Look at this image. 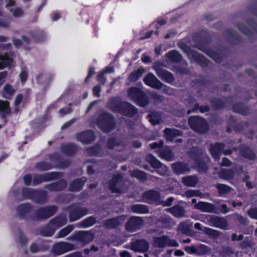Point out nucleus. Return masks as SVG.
I'll list each match as a JSON object with an SVG mask.
<instances>
[{
    "instance_id": "nucleus-37",
    "label": "nucleus",
    "mask_w": 257,
    "mask_h": 257,
    "mask_svg": "<svg viewBox=\"0 0 257 257\" xmlns=\"http://www.w3.org/2000/svg\"><path fill=\"white\" fill-rule=\"evenodd\" d=\"M215 187L217 189L218 194L220 196L229 193L231 189L230 187L220 183L216 184Z\"/></svg>"
},
{
    "instance_id": "nucleus-10",
    "label": "nucleus",
    "mask_w": 257,
    "mask_h": 257,
    "mask_svg": "<svg viewBox=\"0 0 257 257\" xmlns=\"http://www.w3.org/2000/svg\"><path fill=\"white\" fill-rule=\"evenodd\" d=\"M145 159L153 168L156 169L161 168V170L157 171L159 174L162 176H165L167 174L168 168L166 165H163L161 162L152 154L147 155L146 156Z\"/></svg>"
},
{
    "instance_id": "nucleus-46",
    "label": "nucleus",
    "mask_w": 257,
    "mask_h": 257,
    "mask_svg": "<svg viewBox=\"0 0 257 257\" xmlns=\"http://www.w3.org/2000/svg\"><path fill=\"white\" fill-rule=\"evenodd\" d=\"M198 109H199L201 112H205L208 111L209 108L207 106H199L198 103H195L192 108H190L187 110V113L188 114H189L192 112H195Z\"/></svg>"
},
{
    "instance_id": "nucleus-44",
    "label": "nucleus",
    "mask_w": 257,
    "mask_h": 257,
    "mask_svg": "<svg viewBox=\"0 0 257 257\" xmlns=\"http://www.w3.org/2000/svg\"><path fill=\"white\" fill-rule=\"evenodd\" d=\"M131 175L137 178L141 181H145L147 179V175L146 173L140 170H135L131 173Z\"/></svg>"
},
{
    "instance_id": "nucleus-42",
    "label": "nucleus",
    "mask_w": 257,
    "mask_h": 257,
    "mask_svg": "<svg viewBox=\"0 0 257 257\" xmlns=\"http://www.w3.org/2000/svg\"><path fill=\"white\" fill-rule=\"evenodd\" d=\"M15 89L9 84L6 85L3 88V96L6 98H10L15 92Z\"/></svg>"
},
{
    "instance_id": "nucleus-23",
    "label": "nucleus",
    "mask_w": 257,
    "mask_h": 257,
    "mask_svg": "<svg viewBox=\"0 0 257 257\" xmlns=\"http://www.w3.org/2000/svg\"><path fill=\"white\" fill-rule=\"evenodd\" d=\"M33 209L32 206L29 204H22L17 206L16 214L20 217H24L30 213Z\"/></svg>"
},
{
    "instance_id": "nucleus-47",
    "label": "nucleus",
    "mask_w": 257,
    "mask_h": 257,
    "mask_svg": "<svg viewBox=\"0 0 257 257\" xmlns=\"http://www.w3.org/2000/svg\"><path fill=\"white\" fill-rule=\"evenodd\" d=\"M74 228L73 225H69L62 228L58 233L59 237H63L70 233Z\"/></svg>"
},
{
    "instance_id": "nucleus-25",
    "label": "nucleus",
    "mask_w": 257,
    "mask_h": 257,
    "mask_svg": "<svg viewBox=\"0 0 257 257\" xmlns=\"http://www.w3.org/2000/svg\"><path fill=\"white\" fill-rule=\"evenodd\" d=\"M173 171L177 174H183L190 171L188 166L182 162H177L172 165Z\"/></svg>"
},
{
    "instance_id": "nucleus-51",
    "label": "nucleus",
    "mask_w": 257,
    "mask_h": 257,
    "mask_svg": "<svg viewBox=\"0 0 257 257\" xmlns=\"http://www.w3.org/2000/svg\"><path fill=\"white\" fill-rule=\"evenodd\" d=\"M178 230L183 234H187L190 232V226L185 222H181L178 225Z\"/></svg>"
},
{
    "instance_id": "nucleus-21",
    "label": "nucleus",
    "mask_w": 257,
    "mask_h": 257,
    "mask_svg": "<svg viewBox=\"0 0 257 257\" xmlns=\"http://www.w3.org/2000/svg\"><path fill=\"white\" fill-rule=\"evenodd\" d=\"M12 62V59L10 58L7 54L0 55V70L8 66ZM7 74L8 73L6 71L0 72V80L5 78Z\"/></svg>"
},
{
    "instance_id": "nucleus-13",
    "label": "nucleus",
    "mask_w": 257,
    "mask_h": 257,
    "mask_svg": "<svg viewBox=\"0 0 257 257\" xmlns=\"http://www.w3.org/2000/svg\"><path fill=\"white\" fill-rule=\"evenodd\" d=\"M161 198L160 193L154 190H150L142 194V201L148 204H155L159 202Z\"/></svg>"
},
{
    "instance_id": "nucleus-59",
    "label": "nucleus",
    "mask_w": 257,
    "mask_h": 257,
    "mask_svg": "<svg viewBox=\"0 0 257 257\" xmlns=\"http://www.w3.org/2000/svg\"><path fill=\"white\" fill-rule=\"evenodd\" d=\"M83 225L84 227H88L93 225L95 223V219L93 217H89L83 221Z\"/></svg>"
},
{
    "instance_id": "nucleus-22",
    "label": "nucleus",
    "mask_w": 257,
    "mask_h": 257,
    "mask_svg": "<svg viewBox=\"0 0 257 257\" xmlns=\"http://www.w3.org/2000/svg\"><path fill=\"white\" fill-rule=\"evenodd\" d=\"M157 153L160 157L168 161H172L175 158L174 154L168 146L162 147Z\"/></svg>"
},
{
    "instance_id": "nucleus-11",
    "label": "nucleus",
    "mask_w": 257,
    "mask_h": 257,
    "mask_svg": "<svg viewBox=\"0 0 257 257\" xmlns=\"http://www.w3.org/2000/svg\"><path fill=\"white\" fill-rule=\"evenodd\" d=\"M207 224L211 226L223 229H226L228 224L227 221L223 218L217 216L207 215H206Z\"/></svg>"
},
{
    "instance_id": "nucleus-16",
    "label": "nucleus",
    "mask_w": 257,
    "mask_h": 257,
    "mask_svg": "<svg viewBox=\"0 0 257 257\" xmlns=\"http://www.w3.org/2000/svg\"><path fill=\"white\" fill-rule=\"evenodd\" d=\"M196 209L200 210L202 212L211 213H217L218 209L215 205L208 202H199L194 206Z\"/></svg>"
},
{
    "instance_id": "nucleus-4",
    "label": "nucleus",
    "mask_w": 257,
    "mask_h": 257,
    "mask_svg": "<svg viewBox=\"0 0 257 257\" xmlns=\"http://www.w3.org/2000/svg\"><path fill=\"white\" fill-rule=\"evenodd\" d=\"M188 122L191 128L199 133H205L208 130L207 122L201 117H190Z\"/></svg>"
},
{
    "instance_id": "nucleus-12",
    "label": "nucleus",
    "mask_w": 257,
    "mask_h": 257,
    "mask_svg": "<svg viewBox=\"0 0 257 257\" xmlns=\"http://www.w3.org/2000/svg\"><path fill=\"white\" fill-rule=\"evenodd\" d=\"M62 177V174L59 172L47 173L42 175H35L33 178V183L39 184L43 182L50 181Z\"/></svg>"
},
{
    "instance_id": "nucleus-5",
    "label": "nucleus",
    "mask_w": 257,
    "mask_h": 257,
    "mask_svg": "<svg viewBox=\"0 0 257 257\" xmlns=\"http://www.w3.org/2000/svg\"><path fill=\"white\" fill-rule=\"evenodd\" d=\"M130 97L142 107L146 106L149 103V99L147 94L138 88L130 89Z\"/></svg>"
},
{
    "instance_id": "nucleus-30",
    "label": "nucleus",
    "mask_w": 257,
    "mask_h": 257,
    "mask_svg": "<svg viewBox=\"0 0 257 257\" xmlns=\"http://www.w3.org/2000/svg\"><path fill=\"white\" fill-rule=\"evenodd\" d=\"M86 180L87 179L85 177L75 180L71 184L69 187L70 190L72 191H79L81 190Z\"/></svg>"
},
{
    "instance_id": "nucleus-33",
    "label": "nucleus",
    "mask_w": 257,
    "mask_h": 257,
    "mask_svg": "<svg viewBox=\"0 0 257 257\" xmlns=\"http://www.w3.org/2000/svg\"><path fill=\"white\" fill-rule=\"evenodd\" d=\"M198 48L203 51L205 52L208 55H209L210 57H211L215 61L217 62H220L222 61V57L221 55L215 52L212 51L210 50H208L206 48L202 47L200 46H198Z\"/></svg>"
},
{
    "instance_id": "nucleus-49",
    "label": "nucleus",
    "mask_w": 257,
    "mask_h": 257,
    "mask_svg": "<svg viewBox=\"0 0 257 257\" xmlns=\"http://www.w3.org/2000/svg\"><path fill=\"white\" fill-rule=\"evenodd\" d=\"M36 167L39 170L46 171L52 168V166L48 162H42L38 163L36 165Z\"/></svg>"
},
{
    "instance_id": "nucleus-17",
    "label": "nucleus",
    "mask_w": 257,
    "mask_h": 257,
    "mask_svg": "<svg viewBox=\"0 0 257 257\" xmlns=\"http://www.w3.org/2000/svg\"><path fill=\"white\" fill-rule=\"evenodd\" d=\"M77 140L84 144L91 143L94 140V133L91 131H85L77 133L76 135Z\"/></svg>"
},
{
    "instance_id": "nucleus-36",
    "label": "nucleus",
    "mask_w": 257,
    "mask_h": 257,
    "mask_svg": "<svg viewBox=\"0 0 257 257\" xmlns=\"http://www.w3.org/2000/svg\"><path fill=\"white\" fill-rule=\"evenodd\" d=\"M14 6H11L6 7L12 15L15 18H19L22 17L24 14L23 10L19 7H14Z\"/></svg>"
},
{
    "instance_id": "nucleus-60",
    "label": "nucleus",
    "mask_w": 257,
    "mask_h": 257,
    "mask_svg": "<svg viewBox=\"0 0 257 257\" xmlns=\"http://www.w3.org/2000/svg\"><path fill=\"white\" fill-rule=\"evenodd\" d=\"M144 69L142 68H139L137 70L132 72V75L133 78L139 79L144 73Z\"/></svg>"
},
{
    "instance_id": "nucleus-39",
    "label": "nucleus",
    "mask_w": 257,
    "mask_h": 257,
    "mask_svg": "<svg viewBox=\"0 0 257 257\" xmlns=\"http://www.w3.org/2000/svg\"><path fill=\"white\" fill-rule=\"evenodd\" d=\"M149 121L153 125L159 124L162 121L159 114L157 112H152L148 115Z\"/></svg>"
},
{
    "instance_id": "nucleus-63",
    "label": "nucleus",
    "mask_w": 257,
    "mask_h": 257,
    "mask_svg": "<svg viewBox=\"0 0 257 257\" xmlns=\"http://www.w3.org/2000/svg\"><path fill=\"white\" fill-rule=\"evenodd\" d=\"M197 192V190H188L184 192L183 196L187 198H191L196 196Z\"/></svg>"
},
{
    "instance_id": "nucleus-56",
    "label": "nucleus",
    "mask_w": 257,
    "mask_h": 257,
    "mask_svg": "<svg viewBox=\"0 0 257 257\" xmlns=\"http://www.w3.org/2000/svg\"><path fill=\"white\" fill-rule=\"evenodd\" d=\"M9 104L8 101L0 100V111H4L7 113H10Z\"/></svg>"
},
{
    "instance_id": "nucleus-62",
    "label": "nucleus",
    "mask_w": 257,
    "mask_h": 257,
    "mask_svg": "<svg viewBox=\"0 0 257 257\" xmlns=\"http://www.w3.org/2000/svg\"><path fill=\"white\" fill-rule=\"evenodd\" d=\"M164 145V141L163 140H161L159 142H154L150 145V147L151 149H155L157 148H159L161 149Z\"/></svg>"
},
{
    "instance_id": "nucleus-14",
    "label": "nucleus",
    "mask_w": 257,
    "mask_h": 257,
    "mask_svg": "<svg viewBox=\"0 0 257 257\" xmlns=\"http://www.w3.org/2000/svg\"><path fill=\"white\" fill-rule=\"evenodd\" d=\"M56 206H50L41 208L36 212V216L40 219L48 218L53 215L57 211Z\"/></svg>"
},
{
    "instance_id": "nucleus-24",
    "label": "nucleus",
    "mask_w": 257,
    "mask_h": 257,
    "mask_svg": "<svg viewBox=\"0 0 257 257\" xmlns=\"http://www.w3.org/2000/svg\"><path fill=\"white\" fill-rule=\"evenodd\" d=\"M164 137L168 141H173V139L176 137L182 135V132L179 130L175 128H166L164 130Z\"/></svg>"
},
{
    "instance_id": "nucleus-57",
    "label": "nucleus",
    "mask_w": 257,
    "mask_h": 257,
    "mask_svg": "<svg viewBox=\"0 0 257 257\" xmlns=\"http://www.w3.org/2000/svg\"><path fill=\"white\" fill-rule=\"evenodd\" d=\"M146 84L150 86V87L156 88V89H161L163 87V84L161 82V81H145Z\"/></svg>"
},
{
    "instance_id": "nucleus-58",
    "label": "nucleus",
    "mask_w": 257,
    "mask_h": 257,
    "mask_svg": "<svg viewBox=\"0 0 257 257\" xmlns=\"http://www.w3.org/2000/svg\"><path fill=\"white\" fill-rule=\"evenodd\" d=\"M36 40L38 42H43L46 40V37L45 34L42 31L36 32L34 34Z\"/></svg>"
},
{
    "instance_id": "nucleus-45",
    "label": "nucleus",
    "mask_w": 257,
    "mask_h": 257,
    "mask_svg": "<svg viewBox=\"0 0 257 257\" xmlns=\"http://www.w3.org/2000/svg\"><path fill=\"white\" fill-rule=\"evenodd\" d=\"M241 154L243 157L250 160L253 159L255 156L254 154L248 148L244 147L241 149Z\"/></svg>"
},
{
    "instance_id": "nucleus-1",
    "label": "nucleus",
    "mask_w": 257,
    "mask_h": 257,
    "mask_svg": "<svg viewBox=\"0 0 257 257\" xmlns=\"http://www.w3.org/2000/svg\"><path fill=\"white\" fill-rule=\"evenodd\" d=\"M67 220L65 216H59L52 219L48 225L44 227L41 231V233L45 236L52 235L56 228L62 226L66 224Z\"/></svg>"
},
{
    "instance_id": "nucleus-7",
    "label": "nucleus",
    "mask_w": 257,
    "mask_h": 257,
    "mask_svg": "<svg viewBox=\"0 0 257 257\" xmlns=\"http://www.w3.org/2000/svg\"><path fill=\"white\" fill-rule=\"evenodd\" d=\"M68 210L69 218L71 222L78 220L88 213L86 208L76 205L71 206Z\"/></svg>"
},
{
    "instance_id": "nucleus-43",
    "label": "nucleus",
    "mask_w": 257,
    "mask_h": 257,
    "mask_svg": "<svg viewBox=\"0 0 257 257\" xmlns=\"http://www.w3.org/2000/svg\"><path fill=\"white\" fill-rule=\"evenodd\" d=\"M168 59L172 62H178L181 59L180 54L176 51H171L167 54Z\"/></svg>"
},
{
    "instance_id": "nucleus-61",
    "label": "nucleus",
    "mask_w": 257,
    "mask_h": 257,
    "mask_svg": "<svg viewBox=\"0 0 257 257\" xmlns=\"http://www.w3.org/2000/svg\"><path fill=\"white\" fill-rule=\"evenodd\" d=\"M247 215L251 218L257 219V208H252L247 212Z\"/></svg>"
},
{
    "instance_id": "nucleus-48",
    "label": "nucleus",
    "mask_w": 257,
    "mask_h": 257,
    "mask_svg": "<svg viewBox=\"0 0 257 257\" xmlns=\"http://www.w3.org/2000/svg\"><path fill=\"white\" fill-rule=\"evenodd\" d=\"M203 231L206 234L213 237L218 236L220 234L219 231L206 227L203 228Z\"/></svg>"
},
{
    "instance_id": "nucleus-2",
    "label": "nucleus",
    "mask_w": 257,
    "mask_h": 257,
    "mask_svg": "<svg viewBox=\"0 0 257 257\" xmlns=\"http://www.w3.org/2000/svg\"><path fill=\"white\" fill-rule=\"evenodd\" d=\"M107 107L114 112L126 115L128 113V104L122 102L118 97L110 98L107 103Z\"/></svg>"
},
{
    "instance_id": "nucleus-20",
    "label": "nucleus",
    "mask_w": 257,
    "mask_h": 257,
    "mask_svg": "<svg viewBox=\"0 0 257 257\" xmlns=\"http://www.w3.org/2000/svg\"><path fill=\"white\" fill-rule=\"evenodd\" d=\"M149 248V243L145 240L141 239L132 243L131 248L135 251H147Z\"/></svg>"
},
{
    "instance_id": "nucleus-52",
    "label": "nucleus",
    "mask_w": 257,
    "mask_h": 257,
    "mask_svg": "<svg viewBox=\"0 0 257 257\" xmlns=\"http://www.w3.org/2000/svg\"><path fill=\"white\" fill-rule=\"evenodd\" d=\"M248 25L250 29L249 31L246 30V29L244 28V25L243 24H239L238 27L243 33L247 35H250V34L253 33L252 30L257 32L252 25L248 23Z\"/></svg>"
},
{
    "instance_id": "nucleus-31",
    "label": "nucleus",
    "mask_w": 257,
    "mask_h": 257,
    "mask_svg": "<svg viewBox=\"0 0 257 257\" xmlns=\"http://www.w3.org/2000/svg\"><path fill=\"white\" fill-rule=\"evenodd\" d=\"M167 211L175 217L178 218L184 216L185 214V210L183 207L179 205H175L167 209Z\"/></svg>"
},
{
    "instance_id": "nucleus-32",
    "label": "nucleus",
    "mask_w": 257,
    "mask_h": 257,
    "mask_svg": "<svg viewBox=\"0 0 257 257\" xmlns=\"http://www.w3.org/2000/svg\"><path fill=\"white\" fill-rule=\"evenodd\" d=\"M235 169H222L219 173V177L225 180H230L234 178Z\"/></svg>"
},
{
    "instance_id": "nucleus-9",
    "label": "nucleus",
    "mask_w": 257,
    "mask_h": 257,
    "mask_svg": "<svg viewBox=\"0 0 257 257\" xmlns=\"http://www.w3.org/2000/svg\"><path fill=\"white\" fill-rule=\"evenodd\" d=\"M124 182L120 175H114L110 180L109 188L113 193H122L124 190Z\"/></svg>"
},
{
    "instance_id": "nucleus-55",
    "label": "nucleus",
    "mask_w": 257,
    "mask_h": 257,
    "mask_svg": "<svg viewBox=\"0 0 257 257\" xmlns=\"http://www.w3.org/2000/svg\"><path fill=\"white\" fill-rule=\"evenodd\" d=\"M113 71L114 69L112 66H107L103 71H102L99 75H98L97 79L98 80L104 79H105L104 77L105 74L112 72Z\"/></svg>"
},
{
    "instance_id": "nucleus-15",
    "label": "nucleus",
    "mask_w": 257,
    "mask_h": 257,
    "mask_svg": "<svg viewBox=\"0 0 257 257\" xmlns=\"http://www.w3.org/2000/svg\"><path fill=\"white\" fill-rule=\"evenodd\" d=\"M94 238L93 234L89 231H81L72 236L70 239L78 240L86 244L91 241Z\"/></svg>"
},
{
    "instance_id": "nucleus-35",
    "label": "nucleus",
    "mask_w": 257,
    "mask_h": 257,
    "mask_svg": "<svg viewBox=\"0 0 257 257\" xmlns=\"http://www.w3.org/2000/svg\"><path fill=\"white\" fill-rule=\"evenodd\" d=\"M132 210L137 213H148L149 209L148 207L143 204H136L131 206Z\"/></svg>"
},
{
    "instance_id": "nucleus-6",
    "label": "nucleus",
    "mask_w": 257,
    "mask_h": 257,
    "mask_svg": "<svg viewBox=\"0 0 257 257\" xmlns=\"http://www.w3.org/2000/svg\"><path fill=\"white\" fill-rule=\"evenodd\" d=\"M153 245L156 247L165 248L166 246L177 247L179 244L175 240L171 239L167 235L154 238Z\"/></svg>"
},
{
    "instance_id": "nucleus-34",
    "label": "nucleus",
    "mask_w": 257,
    "mask_h": 257,
    "mask_svg": "<svg viewBox=\"0 0 257 257\" xmlns=\"http://www.w3.org/2000/svg\"><path fill=\"white\" fill-rule=\"evenodd\" d=\"M158 221L161 223L165 227H170L174 225L173 219L168 215H164L160 217Z\"/></svg>"
},
{
    "instance_id": "nucleus-64",
    "label": "nucleus",
    "mask_w": 257,
    "mask_h": 257,
    "mask_svg": "<svg viewBox=\"0 0 257 257\" xmlns=\"http://www.w3.org/2000/svg\"><path fill=\"white\" fill-rule=\"evenodd\" d=\"M234 215L235 217L239 223H240L241 224H246L247 223L248 221H247V219L246 218H245V217H243L242 216H241V215L237 214V213L234 214Z\"/></svg>"
},
{
    "instance_id": "nucleus-50",
    "label": "nucleus",
    "mask_w": 257,
    "mask_h": 257,
    "mask_svg": "<svg viewBox=\"0 0 257 257\" xmlns=\"http://www.w3.org/2000/svg\"><path fill=\"white\" fill-rule=\"evenodd\" d=\"M38 192H43L45 195H36L34 201L38 203H45L46 202L48 197L45 191H38Z\"/></svg>"
},
{
    "instance_id": "nucleus-54",
    "label": "nucleus",
    "mask_w": 257,
    "mask_h": 257,
    "mask_svg": "<svg viewBox=\"0 0 257 257\" xmlns=\"http://www.w3.org/2000/svg\"><path fill=\"white\" fill-rule=\"evenodd\" d=\"M233 110L236 112L242 114L243 115H247L248 113L247 108L243 107L240 104L235 105L233 106Z\"/></svg>"
},
{
    "instance_id": "nucleus-41",
    "label": "nucleus",
    "mask_w": 257,
    "mask_h": 257,
    "mask_svg": "<svg viewBox=\"0 0 257 257\" xmlns=\"http://www.w3.org/2000/svg\"><path fill=\"white\" fill-rule=\"evenodd\" d=\"M62 152L68 155H72L76 151V147L72 144L63 145L61 147Z\"/></svg>"
},
{
    "instance_id": "nucleus-19",
    "label": "nucleus",
    "mask_w": 257,
    "mask_h": 257,
    "mask_svg": "<svg viewBox=\"0 0 257 257\" xmlns=\"http://www.w3.org/2000/svg\"><path fill=\"white\" fill-rule=\"evenodd\" d=\"M74 249V245L70 243L61 242L56 244L53 247V251L57 254H61Z\"/></svg>"
},
{
    "instance_id": "nucleus-8",
    "label": "nucleus",
    "mask_w": 257,
    "mask_h": 257,
    "mask_svg": "<svg viewBox=\"0 0 257 257\" xmlns=\"http://www.w3.org/2000/svg\"><path fill=\"white\" fill-rule=\"evenodd\" d=\"M180 47L187 54L192 62L194 61L202 66H205L208 65V62L205 58L193 51L187 46L181 44Z\"/></svg>"
},
{
    "instance_id": "nucleus-18",
    "label": "nucleus",
    "mask_w": 257,
    "mask_h": 257,
    "mask_svg": "<svg viewBox=\"0 0 257 257\" xmlns=\"http://www.w3.org/2000/svg\"><path fill=\"white\" fill-rule=\"evenodd\" d=\"M224 148L225 145L221 143L210 145L209 151L215 161H217L220 159L222 152Z\"/></svg>"
},
{
    "instance_id": "nucleus-27",
    "label": "nucleus",
    "mask_w": 257,
    "mask_h": 257,
    "mask_svg": "<svg viewBox=\"0 0 257 257\" xmlns=\"http://www.w3.org/2000/svg\"><path fill=\"white\" fill-rule=\"evenodd\" d=\"M181 182L186 186L194 187L198 183V179L196 176H187L182 178Z\"/></svg>"
},
{
    "instance_id": "nucleus-26",
    "label": "nucleus",
    "mask_w": 257,
    "mask_h": 257,
    "mask_svg": "<svg viewBox=\"0 0 257 257\" xmlns=\"http://www.w3.org/2000/svg\"><path fill=\"white\" fill-rule=\"evenodd\" d=\"M124 219L125 217L123 216L116 218L109 219L105 221L104 225L108 228H116L123 222Z\"/></svg>"
},
{
    "instance_id": "nucleus-3",
    "label": "nucleus",
    "mask_w": 257,
    "mask_h": 257,
    "mask_svg": "<svg viewBox=\"0 0 257 257\" xmlns=\"http://www.w3.org/2000/svg\"><path fill=\"white\" fill-rule=\"evenodd\" d=\"M97 123L99 127L105 132L111 131L115 126L113 116L108 113H103L98 117Z\"/></svg>"
},
{
    "instance_id": "nucleus-40",
    "label": "nucleus",
    "mask_w": 257,
    "mask_h": 257,
    "mask_svg": "<svg viewBox=\"0 0 257 257\" xmlns=\"http://www.w3.org/2000/svg\"><path fill=\"white\" fill-rule=\"evenodd\" d=\"M196 249L197 250L196 253L199 255L210 253L211 251V248L209 246L203 244L197 246Z\"/></svg>"
},
{
    "instance_id": "nucleus-28",
    "label": "nucleus",
    "mask_w": 257,
    "mask_h": 257,
    "mask_svg": "<svg viewBox=\"0 0 257 257\" xmlns=\"http://www.w3.org/2000/svg\"><path fill=\"white\" fill-rule=\"evenodd\" d=\"M23 196L26 199H31L35 200L36 195H45L43 192H38L37 190L26 188L22 191Z\"/></svg>"
},
{
    "instance_id": "nucleus-29",
    "label": "nucleus",
    "mask_w": 257,
    "mask_h": 257,
    "mask_svg": "<svg viewBox=\"0 0 257 257\" xmlns=\"http://www.w3.org/2000/svg\"><path fill=\"white\" fill-rule=\"evenodd\" d=\"M143 224V220L139 217L130 218V231H133L140 228Z\"/></svg>"
},
{
    "instance_id": "nucleus-38",
    "label": "nucleus",
    "mask_w": 257,
    "mask_h": 257,
    "mask_svg": "<svg viewBox=\"0 0 257 257\" xmlns=\"http://www.w3.org/2000/svg\"><path fill=\"white\" fill-rule=\"evenodd\" d=\"M66 182L62 180L49 186V189L52 191H58L64 189L66 186Z\"/></svg>"
},
{
    "instance_id": "nucleus-53",
    "label": "nucleus",
    "mask_w": 257,
    "mask_h": 257,
    "mask_svg": "<svg viewBox=\"0 0 257 257\" xmlns=\"http://www.w3.org/2000/svg\"><path fill=\"white\" fill-rule=\"evenodd\" d=\"M159 74L160 75L161 78L165 80H172L174 79L172 74L166 70L159 71Z\"/></svg>"
}]
</instances>
